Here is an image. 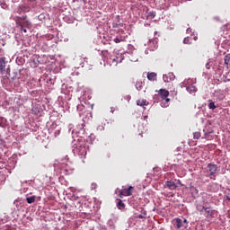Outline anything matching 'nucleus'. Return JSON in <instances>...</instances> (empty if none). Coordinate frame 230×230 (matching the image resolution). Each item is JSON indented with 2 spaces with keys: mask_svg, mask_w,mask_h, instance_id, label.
I'll list each match as a JSON object with an SVG mask.
<instances>
[{
  "mask_svg": "<svg viewBox=\"0 0 230 230\" xmlns=\"http://www.w3.org/2000/svg\"><path fill=\"white\" fill-rule=\"evenodd\" d=\"M196 209L199 215H203L206 218H211L215 215V210L211 207H205L204 201L196 202Z\"/></svg>",
  "mask_w": 230,
  "mask_h": 230,
  "instance_id": "nucleus-1",
  "label": "nucleus"
},
{
  "mask_svg": "<svg viewBox=\"0 0 230 230\" xmlns=\"http://www.w3.org/2000/svg\"><path fill=\"white\" fill-rule=\"evenodd\" d=\"M13 21H15L17 26H20V28H29L31 26V22L28 21V17L23 16H16L13 18Z\"/></svg>",
  "mask_w": 230,
  "mask_h": 230,
  "instance_id": "nucleus-2",
  "label": "nucleus"
},
{
  "mask_svg": "<svg viewBox=\"0 0 230 230\" xmlns=\"http://www.w3.org/2000/svg\"><path fill=\"white\" fill-rule=\"evenodd\" d=\"M208 170L209 172V174H208L209 179H213V181H215V179L217 177L215 175V173H217V172H218V165H217L215 164H208Z\"/></svg>",
  "mask_w": 230,
  "mask_h": 230,
  "instance_id": "nucleus-3",
  "label": "nucleus"
},
{
  "mask_svg": "<svg viewBox=\"0 0 230 230\" xmlns=\"http://www.w3.org/2000/svg\"><path fill=\"white\" fill-rule=\"evenodd\" d=\"M132 190H134V187L129 186L128 189H123L119 192L120 199H123V197H130L132 195Z\"/></svg>",
  "mask_w": 230,
  "mask_h": 230,
  "instance_id": "nucleus-4",
  "label": "nucleus"
},
{
  "mask_svg": "<svg viewBox=\"0 0 230 230\" xmlns=\"http://www.w3.org/2000/svg\"><path fill=\"white\" fill-rule=\"evenodd\" d=\"M0 73H2V75L8 73L6 69V58H0Z\"/></svg>",
  "mask_w": 230,
  "mask_h": 230,
  "instance_id": "nucleus-5",
  "label": "nucleus"
},
{
  "mask_svg": "<svg viewBox=\"0 0 230 230\" xmlns=\"http://www.w3.org/2000/svg\"><path fill=\"white\" fill-rule=\"evenodd\" d=\"M159 94L162 100H165L166 102H170V99L168 98V96H170V92L164 89H160Z\"/></svg>",
  "mask_w": 230,
  "mask_h": 230,
  "instance_id": "nucleus-6",
  "label": "nucleus"
},
{
  "mask_svg": "<svg viewBox=\"0 0 230 230\" xmlns=\"http://www.w3.org/2000/svg\"><path fill=\"white\" fill-rule=\"evenodd\" d=\"M163 80L164 82L169 84V82H172V80H173V74L169 73V74L164 75Z\"/></svg>",
  "mask_w": 230,
  "mask_h": 230,
  "instance_id": "nucleus-7",
  "label": "nucleus"
},
{
  "mask_svg": "<svg viewBox=\"0 0 230 230\" xmlns=\"http://www.w3.org/2000/svg\"><path fill=\"white\" fill-rule=\"evenodd\" d=\"M165 185L169 190H177V184L174 181H167Z\"/></svg>",
  "mask_w": 230,
  "mask_h": 230,
  "instance_id": "nucleus-8",
  "label": "nucleus"
},
{
  "mask_svg": "<svg viewBox=\"0 0 230 230\" xmlns=\"http://www.w3.org/2000/svg\"><path fill=\"white\" fill-rule=\"evenodd\" d=\"M147 80L154 82V80H157V74L155 72H151L147 74Z\"/></svg>",
  "mask_w": 230,
  "mask_h": 230,
  "instance_id": "nucleus-9",
  "label": "nucleus"
},
{
  "mask_svg": "<svg viewBox=\"0 0 230 230\" xmlns=\"http://www.w3.org/2000/svg\"><path fill=\"white\" fill-rule=\"evenodd\" d=\"M137 105H138L139 107H143L145 109V107H146V105H148V102H146V100H145V99L137 100Z\"/></svg>",
  "mask_w": 230,
  "mask_h": 230,
  "instance_id": "nucleus-10",
  "label": "nucleus"
},
{
  "mask_svg": "<svg viewBox=\"0 0 230 230\" xmlns=\"http://www.w3.org/2000/svg\"><path fill=\"white\" fill-rule=\"evenodd\" d=\"M174 222L176 223L175 226H176V228L177 229H181V227H183L184 226V224L182 222V219L181 218H176L174 219Z\"/></svg>",
  "mask_w": 230,
  "mask_h": 230,
  "instance_id": "nucleus-11",
  "label": "nucleus"
},
{
  "mask_svg": "<svg viewBox=\"0 0 230 230\" xmlns=\"http://www.w3.org/2000/svg\"><path fill=\"white\" fill-rule=\"evenodd\" d=\"M79 155L83 156L84 159L87 155V150L85 149V147L81 146L79 149Z\"/></svg>",
  "mask_w": 230,
  "mask_h": 230,
  "instance_id": "nucleus-12",
  "label": "nucleus"
},
{
  "mask_svg": "<svg viewBox=\"0 0 230 230\" xmlns=\"http://www.w3.org/2000/svg\"><path fill=\"white\" fill-rule=\"evenodd\" d=\"M224 61H225V66H226V69H229L230 54H227L225 56Z\"/></svg>",
  "mask_w": 230,
  "mask_h": 230,
  "instance_id": "nucleus-13",
  "label": "nucleus"
},
{
  "mask_svg": "<svg viewBox=\"0 0 230 230\" xmlns=\"http://www.w3.org/2000/svg\"><path fill=\"white\" fill-rule=\"evenodd\" d=\"M117 208L118 209H125V203L121 199H118Z\"/></svg>",
  "mask_w": 230,
  "mask_h": 230,
  "instance_id": "nucleus-14",
  "label": "nucleus"
},
{
  "mask_svg": "<svg viewBox=\"0 0 230 230\" xmlns=\"http://www.w3.org/2000/svg\"><path fill=\"white\" fill-rule=\"evenodd\" d=\"M187 91H188V93H190V94H191L193 93H197V88L194 85L188 86Z\"/></svg>",
  "mask_w": 230,
  "mask_h": 230,
  "instance_id": "nucleus-15",
  "label": "nucleus"
},
{
  "mask_svg": "<svg viewBox=\"0 0 230 230\" xmlns=\"http://www.w3.org/2000/svg\"><path fill=\"white\" fill-rule=\"evenodd\" d=\"M155 12L152 11V12H149L147 16H146V19H155Z\"/></svg>",
  "mask_w": 230,
  "mask_h": 230,
  "instance_id": "nucleus-16",
  "label": "nucleus"
},
{
  "mask_svg": "<svg viewBox=\"0 0 230 230\" xmlns=\"http://www.w3.org/2000/svg\"><path fill=\"white\" fill-rule=\"evenodd\" d=\"M35 199H37L36 196H31L26 199L28 204H33V202H35Z\"/></svg>",
  "mask_w": 230,
  "mask_h": 230,
  "instance_id": "nucleus-17",
  "label": "nucleus"
},
{
  "mask_svg": "<svg viewBox=\"0 0 230 230\" xmlns=\"http://www.w3.org/2000/svg\"><path fill=\"white\" fill-rule=\"evenodd\" d=\"M208 109H211V111H215V109H217V105H215L214 102H209Z\"/></svg>",
  "mask_w": 230,
  "mask_h": 230,
  "instance_id": "nucleus-18",
  "label": "nucleus"
},
{
  "mask_svg": "<svg viewBox=\"0 0 230 230\" xmlns=\"http://www.w3.org/2000/svg\"><path fill=\"white\" fill-rule=\"evenodd\" d=\"M194 139H200V132L196 131L193 133Z\"/></svg>",
  "mask_w": 230,
  "mask_h": 230,
  "instance_id": "nucleus-19",
  "label": "nucleus"
},
{
  "mask_svg": "<svg viewBox=\"0 0 230 230\" xmlns=\"http://www.w3.org/2000/svg\"><path fill=\"white\" fill-rule=\"evenodd\" d=\"M183 44H191V38L187 37L183 40Z\"/></svg>",
  "mask_w": 230,
  "mask_h": 230,
  "instance_id": "nucleus-20",
  "label": "nucleus"
},
{
  "mask_svg": "<svg viewBox=\"0 0 230 230\" xmlns=\"http://www.w3.org/2000/svg\"><path fill=\"white\" fill-rule=\"evenodd\" d=\"M213 132L205 133V137H202V139H208V141L211 140L212 137H209V134H212Z\"/></svg>",
  "mask_w": 230,
  "mask_h": 230,
  "instance_id": "nucleus-21",
  "label": "nucleus"
},
{
  "mask_svg": "<svg viewBox=\"0 0 230 230\" xmlns=\"http://www.w3.org/2000/svg\"><path fill=\"white\" fill-rule=\"evenodd\" d=\"M113 41L115 42V44H119V42H123V40H120L119 38H115Z\"/></svg>",
  "mask_w": 230,
  "mask_h": 230,
  "instance_id": "nucleus-22",
  "label": "nucleus"
},
{
  "mask_svg": "<svg viewBox=\"0 0 230 230\" xmlns=\"http://www.w3.org/2000/svg\"><path fill=\"white\" fill-rule=\"evenodd\" d=\"M136 87H137V89H138L139 91H141L142 85H141V84L137 83V84H136Z\"/></svg>",
  "mask_w": 230,
  "mask_h": 230,
  "instance_id": "nucleus-23",
  "label": "nucleus"
},
{
  "mask_svg": "<svg viewBox=\"0 0 230 230\" xmlns=\"http://www.w3.org/2000/svg\"><path fill=\"white\" fill-rule=\"evenodd\" d=\"M21 31H23L24 33H27L28 31L26 30V28L24 27H21Z\"/></svg>",
  "mask_w": 230,
  "mask_h": 230,
  "instance_id": "nucleus-24",
  "label": "nucleus"
},
{
  "mask_svg": "<svg viewBox=\"0 0 230 230\" xmlns=\"http://www.w3.org/2000/svg\"><path fill=\"white\" fill-rule=\"evenodd\" d=\"M226 200L230 201V197H229V196H226Z\"/></svg>",
  "mask_w": 230,
  "mask_h": 230,
  "instance_id": "nucleus-25",
  "label": "nucleus"
},
{
  "mask_svg": "<svg viewBox=\"0 0 230 230\" xmlns=\"http://www.w3.org/2000/svg\"><path fill=\"white\" fill-rule=\"evenodd\" d=\"M182 222H183V224H188V220L187 219H184Z\"/></svg>",
  "mask_w": 230,
  "mask_h": 230,
  "instance_id": "nucleus-26",
  "label": "nucleus"
},
{
  "mask_svg": "<svg viewBox=\"0 0 230 230\" xmlns=\"http://www.w3.org/2000/svg\"><path fill=\"white\" fill-rule=\"evenodd\" d=\"M138 218H145V217H143V215H139Z\"/></svg>",
  "mask_w": 230,
  "mask_h": 230,
  "instance_id": "nucleus-27",
  "label": "nucleus"
},
{
  "mask_svg": "<svg viewBox=\"0 0 230 230\" xmlns=\"http://www.w3.org/2000/svg\"><path fill=\"white\" fill-rule=\"evenodd\" d=\"M207 69H209V64L206 65Z\"/></svg>",
  "mask_w": 230,
  "mask_h": 230,
  "instance_id": "nucleus-28",
  "label": "nucleus"
},
{
  "mask_svg": "<svg viewBox=\"0 0 230 230\" xmlns=\"http://www.w3.org/2000/svg\"><path fill=\"white\" fill-rule=\"evenodd\" d=\"M194 39H195V40H197V37H195Z\"/></svg>",
  "mask_w": 230,
  "mask_h": 230,
  "instance_id": "nucleus-29",
  "label": "nucleus"
},
{
  "mask_svg": "<svg viewBox=\"0 0 230 230\" xmlns=\"http://www.w3.org/2000/svg\"><path fill=\"white\" fill-rule=\"evenodd\" d=\"M155 34H157V31H155Z\"/></svg>",
  "mask_w": 230,
  "mask_h": 230,
  "instance_id": "nucleus-30",
  "label": "nucleus"
}]
</instances>
